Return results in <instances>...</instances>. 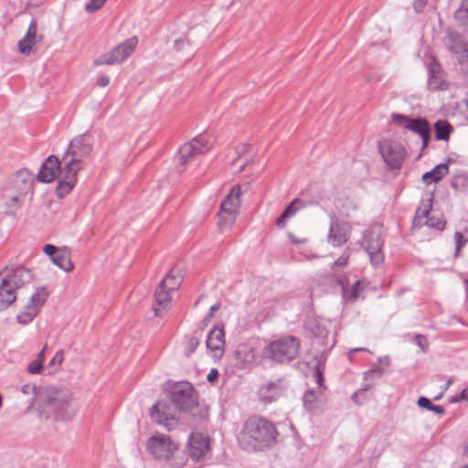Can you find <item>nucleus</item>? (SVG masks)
Here are the masks:
<instances>
[{
    "label": "nucleus",
    "mask_w": 468,
    "mask_h": 468,
    "mask_svg": "<svg viewBox=\"0 0 468 468\" xmlns=\"http://www.w3.org/2000/svg\"><path fill=\"white\" fill-rule=\"evenodd\" d=\"M170 399L174 408L164 401L156 402L151 409L152 420L164 426L167 431L176 429L177 417L175 409L182 411L191 410L197 405V398L189 382H178L171 387Z\"/></svg>",
    "instance_id": "nucleus-1"
},
{
    "label": "nucleus",
    "mask_w": 468,
    "mask_h": 468,
    "mask_svg": "<svg viewBox=\"0 0 468 468\" xmlns=\"http://www.w3.org/2000/svg\"><path fill=\"white\" fill-rule=\"evenodd\" d=\"M38 396V413L45 419L69 422L78 412V405L73 400L72 393L67 388L46 387Z\"/></svg>",
    "instance_id": "nucleus-2"
},
{
    "label": "nucleus",
    "mask_w": 468,
    "mask_h": 468,
    "mask_svg": "<svg viewBox=\"0 0 468 468\" xmlns=\"http://www.w3.org/2000/svg\"><path fill=\"white\" fill-rule=\"evenodd\" d=\"M278 435V430L272 421L254 415L244 421L237 439L243 450L254 452L272 446Z\"/></svg>",
    "instance_id": "nucleus-3"
},
{
    "label": "nucleus",
    "mask_w": 468,
    "mask_h": 468,
    "mask_svg": "<svg viewBox=\"0 0 468 468\" xmlns=\"http://www.w3.org/2000/svg\"><path fill=\"white\" fill-rule=\"evenodd\" d=\"M92 151V138L90 134H81L75 137L70 144L66 155L71 159L66 163L65 181L59 189L70 191L76 183L77 174L81 168V158L87 157Z\"/></svg>",
    "instance_id": "nucleus-4"
},
{
    "label": "nucleus",
    "mask_w": 468,
    "mask_h": 468,
    "mask_svg": "<svg viewBox=\"0 0 468 468\" xmlns=\"http://www.w3.org/2000/svg\"><path fill=\"white\" fill-rule=\"evenodd\" d=\"M34 175L27 169H20L11 175L3 186V197L9 207L15 209L20 207V199L32 188Z\"/></svg>",
    "instance_id": "nucleus-5"
},
{
    "label": "nucleus",
    "mask_w": 468,
    "mask_h": 468,
    "mask_svg": "<svg viewBox=\"0 0 468 468\" xmlns=\"http://www.w3.org/2000/svg\"><path fill=\"white\" fill-rule=\"evenodd\" d=\"M299 346L296 337L287 336L271 342L264 348V356L277 363L290 362L298 356Z\"/></svg>",
    "instance_id": "nucleus-6"
},
{
    "label": "nucleus",
    "mask_w": 468,
    "mask_h": 468,
    "mask_svg": "<svg viewBox=\"0 0 468 468\" xmlns=\"http://www.w3.org/2000/svg\"><path fill=\"white\" fill-rule=\"evenodd\" d=\"M180 283V277L173 273H169L160 282L154 295L153 309L156 316H162L169 309L172 299L170 293L176 291Z\"/></svg>",
    "instance_id": "nucleus-7"
},
{
    "label": "nucleus",
    "mask_w": 468,
    "mask_h": 468,
    "mask_svg": "<svg viewBox=\"0 0 468 468\" xmlns=\"http://www.w3.org/2000/svg\"><path fill=\"white\" fill-rule=\"evenodd\" d=\"M240 195L239 186H234L222 201L218 223L221 230L230 229L236 221L240 207Z\"/></svg>",
    "instance_id": "nucleus-8"
},
{
    "label": "nucleus",
    "mask_w": 468,
    "mask_h": 468,
    "mask_svg": "<svg viewBox=\"0 0 468 468\" xmlns=\"http://www.w3.org/2000/svg\"><path fill=\"white\" fill-rule=\"evenodd\" d=\"M65 170L66 165L63 168H61L58 159L54 155H50L46 159V161L41 165V168L37 174V179L43 183H50L55 179H58V186L57 187L58 196L63 197L70 192L64 191V189H59V187L65 181Z\"/></svg>",
    "instance_id": "nucleus-9"
},
{
    "label": "nucleus",
    "mask_w": 468,
    "mask_h": 468,
    "mask_svg": "<svg viewBox=\"0 0 468 468\" xmlns=\"http://www.w3.org/2000/svg\"><path fill=\"white\" fill-rule=\"evenodd\" d=\"M177 449V444L162 433L152 435L147 441V450L157 460H169Z\"/></svg>",
    "instance_id": "nucleus-10"
},
{
    "label": "nucleus",
    "mask_w": 468,
    "mask_h": 468,
    "mask_svg": "<svg viewBox=\"0 0 468 468\" xmlns=\"http://www.w3.org/2000/svg\"><path fill=\"white\" fill-rule=\"evenodd\" d=\"M138 40L135 37H131L115 47L93 61L94 66L114 65L124 61L135 49Z\"/></svg>",
    "instance_id": "nucleus-11"
},
{
    "label": "nucleus",
    "mask_w": 468,
    "mask_h": 468,
    "mask_svg": "<svg viewBox=\"0 0 468 468\" xmlns=\"http://www.w3.org/2000/svg\"><path fill=\"white\" fill-rule=\"evenodd\" d=\"M392 121L400 124L403 128L420 135L422 141V148H426L430 141V125L424 118H410L400 113H393Z\"/></svg>",
    "instance_id": "nucleus-12"
},
{
    "label": "nucleus",
    "mask_w": 468,
    "mask_h": 468,
    "mask_svg": "<svg viewBox=\"0 0 468 468\" xmlns=\"http://www.w3.org/2000/svg\"><path fill=\"white\" fill-rule=\"evenodd\" d=\"M352 231L351 224L335 215L330 218V228L327 240L333 247H341L349 239Z\"/></svg>",
    "instance_id": "nucleus-13"
},
{
    "label": "nucleus",
    "mask_w": 468,
    "mask_h": 468,
    "mask_svg": "<svg viewBox=\"0 0 468 468\" xmlns=\"http://www.w3.org/2000/svg\"><path fill=\"white\" fill-rule=\"evenodd\" d=\"M362 244L373 265L378 266L383 262L384 255L382 253V240L379 229L372 228L367 230Z\"/></svg>",
    "instance_id": "nucleus-14"
},
{
    "label": "nucleus",
    "mask_w": 468,
    "mask_h": 468,
    "mask_svg": "<svg viewBox=\"0 0 468 468\" xmlns=\"http://www.w3.org/2000/svg\"><path fill=\"white\" fill-rule=\"evenodd\" d=\"M378 149L384 161L391 169L400 168L406 155V151L401 144L383 141L379 143Z\"/></svg>",
    "instance_id": "nucleus-15"
},
{
    "label": "nucleus",
    "mask_w": 468,
    "mask_h": 468,
    "mask_svg": "<svg viewBox=\"0 0 468 468\" xmlns=\"http://www.w3.org/2000/svg\"><path fill=\"white\" fill-rule=\"evenodd\" d=\"M432 208V197H429L421 201L420 206L416 211V215L413 220L414 226H427L431 229L437 230H442L445 228L446 221L442 218H437L429 217V214Z\"/></svg>",
    "instance_id": "nucleus-16"
},
{
    "label": "nucleus",
    "mask_w": 468,
    "mask_h": 468,
    "mask_svg": "<svg viewBox=\"0 0 468 468\" xmlns=\"http://www.w3.org/2000/svg\"><path fill=\"white\" fill-rule=\"evenodd\" d=\"M47 298L48 292L45 289H37L36 292L31 295L24 310L17 314V322L21 324L30 323L37 314L40 307L46 303Z\"/></svg>",
    "instance_id": "nucleus-17"
},
{
    "label": "nucleus",
    "mask_w": 468,
    "mask_h": 468,
    "mask_svg": "<svg viewBox=\"0 0 468 468\" xmlns=\"http://www.w3.org/2000/svg\"><path fill=\"white\" fill-rule=\"evenodd\" d=\"M211 148V143L204 137L198 136L191 142L185 144L178 151V161L181 165H186L192 157L197 154H202Z\"/></svg>",
    "instance_id": "nucleus-18"
},
{
    "label": "nucleus",
    "mask_w": 468,
    "mask_h": 468,
    "mask_svg": "<svg viewBox=\"0 0 468 468\" xmlns=\"http://www.w3.org/2000/svg\"><path fill=\"white\" fill-rule=\"evenodd\" d=\"M0 276L15 292L30 282L33 278L31 271L22 266L5 268L0 272Z\"/></svg>",
    "instance_id": "nucleus-19"
},
{
    "label": "nucleus",
    "mask_w": 468,
    "mask_h": 468,
    "mask_svg": "<svg viewBox=\"0 0 468 468\" xmlns=\"http://www.w3.org/2000/svg\"><path fill=\"white\" fill-rule=\"evenodd\" d=\"M428 86L432 90H444L448 88L445 73L439 61L431 58L428 65Z\"/></svg>",
    "instance_id": "nucleus-20"
},
{
    "label": "nucleus",
    "mask_w": 468,
    "mask_h": 468,
    "mask_svg": "<svg viewBox=\"0 0 468 468\" xmlns=\"http://www.w3.org/2000/svg\"><path fill=\"white\" fill-rule=\"evenodd\" d=\"M207 348L215 359H220L225 350V333L221 327H214L207 334Z\"/></svg>",
    "instance_id": "nucleus-21"
},
{
    "label": "nucleus",
    "mask_w": 468,
    "mask_h": 468,
    "mask_svg": "<svg viewBox=\"0 0 468 468\" xmlns=\"http://www.w3.org/2000/svg\"><path fill=\"white\" fill-rule=\"evenodd\" d=\"M285 392V386L282 380L269 382L262 385L258 391L259 399L264 404H270L282 397Z\"/></svg>",
    "instance_id": "nucleus-22"
},
{
    "label": "nucleus",
    "mask_w": 468,
    "mask_h": 468,
    "mask_svg": "<svg viewBox=\"0 0 468 468\" xmlns=\"http://www.w3.org/2000/svg\"><path fill=\"white\" fill-rule=\"evenodd\" d=\"M189 454L194 460H200L208 451L209 442L207 437L199 432H193L189 441Z\"/></svg>",
    "instance_id": "nucleus-23"
},
{
    "label": "nucleus",
    "mask_w": 468,
    "mask_h": 468,
    "mask_svg": "<svg viewBox=\"0 0 468 468\" xmlns=\"http://www.w3.org/2000/svg\"><path fill=\"white\" fill-rule=\"evenodd\" d=\"M448 49L456 57L460 64L468 63V48L460 36L452 35L447 40Z\"/></svg>",
    "instance_id": "nucleus-24"
},
{
    "label": "nucleus",
    "mask_w": 468,
    "mask_h": 468,
    "mask_svg": "<svg viewBox=\"0 0 468 468\" xmlns=\"http://www.w3.org/2000/svg\"><path fill=\"white\" fill-rule=\"evenodd\" d=\"M37 24L32 20L27 28L26 36L19 40L18 49L22 54L28 55L36 45Z\"/></svg>",
    "instance_id": "nucleus-25"
},
{
    "label": "nucleus",
    "mask_w": 468,
    "mask_h": 468,
    "mask_svg": "<svg viewBox=\"0 0 468 468\" xmlns=\"http://www.w3.org/2000/svg\"><path fill=\"white\" fill-rule=\"evenodd\" d=\"M303 207L304 204L302 200L298 198L293 199L289 204V206L283 210L282 215L276 219V226L280 229H283L286 226L287 221Z\"/></svg>",
    "instance_id": "nucleus-26"
},
{
    "label": "nucleus",
    "mask_w": 468,
    "mask_h": 468,
    "mask_svg": "<svg viewBox=\"0 0 468 468\" xmlns=\"http://www.w3.org/2000/svg\"><path fill=\"white\" fill-rule=\"evenodd\" d=\"M303 407L309 412L319 410L324 403L323 394L314 390H307L303 398Z\"/></svg>",
    "instance_id": "nucleus-27"
},
{
    "label": "nucleus",
    "mask_w": 468,
    "mask_h": 468,
    "mask_svg": "<svg viewBox=\"0 0 468 468\" xmlns=\"http://www.w3.org/2000/svg\"><path fill=\"white\" fill-rule=\"evenodd\" d=\"M449 173V166L447 163H441L436 165L432 170L426 172L422 176V180L425 184L437 183Z\"/></svg>",
    "instance_id": "nucleus-28"
},
{
    "label": "nucleus",
    "mask_w": 468,
    "mask_h": 468,
    "mask_svg": "<svg viewBox=\"0 0 468 468\" xmlns=\"http://www.w3.org/2000/svg\"><path fill=\"white\" fill-rule=\"evenodd\" d=\"M51 261L67 272L72 271L74 268L70 260V253L66 248H59L58 252L51 258Z\"/></svg>",
    "instance_id": "nucleus-29"
},
{
    "label": "nucleus",
    "mask_w": 468,
    "mask_h": 468,
    "mask_svg": "<svg viewBox=\"0 0 468 468\" xmlns=\"http://www.w3.org/2000/svg\"><path fill=\"white\" fill-rule=\"evenodd\" d=\"M454 18L460 27L468 28V0H462L454 12Z\"/></svg>",
    "instance_id": "nucleus-30"
},
{
    "label": "nucleus",
    "mask_w": 468,
    "mask_h": 468,
    "mask_svg": "<svg viewBox=\"0 0 468 468\" xmlns=\"http://www.w3.org/2000/svg\"><path fill=\"white\" fill-rule=\"evenodd\" d=\"M451 186L456 191H468V173L460 172L454 175L451 179Z\"/></svg>",
    "instance_id": "nucleus-31"
},
{
    "label": "nucleus",
    "mask_w": 468,
    "mask_h": 468,
    "mask_svg": "<svg viewBox=\"0 0 468 468\" xmlns=\"http://www.w3.org/2000/svg\"><path fill=\"white\" fill-rule=\"evenodd\" d=\"M435 136L437 140L447 141L452 132V126L446 121H438L435 125Z\"/></svg>",
    "instance_id": "nucleus-32"
},
{
    "label": "nucleus",
    "mask_w": 468,
    "mask_h": 468,
    "mask_svg": "<svg viewBox=\"0 0 468 468\" xmlns=\"http://www.w3.org/2000/svg\"><path fill=\"white\" fill-rule=\"evenodd\" d=\"M360 290V282H356L352 287L350 292L347 293L345 291V288H343V293L344 297L346 298L348 301H356L358 298V293Z\"/></svg>",
    "instance_id": "nucleus-33"
},
{
    "label": "nucleus",
    "mask_w": 468,
    "mask_h": 468,
    "mask_svg": "<svg viewBox=\"0 0 468 468\" xmlns=\"http://www.w3.org/2000/svg\"><path fill=\"white\" fill-rule=\"evenodd\" d=\"M385 370L386 367H383L378 364L375 365L370 370L365 373V380L369 381L375 375L377 376V378H380L385 372Z\"/></svg>",
    "instance_id": "nucleus-34"
},
{
    "label": "nucleus",
    "mask_w": 468,
    "mask_h": 468,
    "mask_svg": "<svg viewBox=\"0 0 468 468\" xmlns=\"http://www.w3.org/2000/svg\"><path fill=\"white\" fill-rule=\"evenodd\" d=\"M106 1L107 0H91L90 3L86 4L85 10L88 13H93L102 7Z\"/></svg>",
    "instance_id": "nucleus-35"
},
{
    "label": "nucleus",
    "mask_w": 468,
    "mask_h": 468,
    "mask_svg": "<svg viewBox=\"0 0 468 468\" xmlns=\"http://www.w3.org/2000/svg\"><path fill=\"white\" fill-rule=\"evenodd\" d=\"M43 364L39 360H33L27 366V372L31 375L39 374L42 370Z\"/></svg>",
    "instance_id": "nucleus-36"
},
{
    "label": "nucleus",
    "mask_w": 468,
    "mask_h": 468,
    "mask_svg": "<svg viewBox=\"0 0 468 468\" xmlns=\"http://www.w3.org/2000/svg\"><path fill=\"white\" fill-rule=\"evenodd\" d=\"M455 237V244H456V252L455 255L458 256L462 248L465 245L467 239H464L463 234L460 231H456L454 234Z\"/></svg>",
    "instance_id": "nucleus-37"
},
{
    "label": "nucleus",
    "mask_w": 468,
    "mask_h": 468,
    "mask_svg": "<svg viewBox=\"0 0 468 468\" xmlns=\"http://www.w3.org/2000/svg\"><path fill=\"white\" fill-rule=\"evenodd\" d=\"M64 359V355L62 350H58L55 356L51 358L49 362V366L55 367L56 369L60 367Z\"/></svg>",
    "instance_id": "nucleus-38"
},
{
    "label": "nucleus",
    "mask_w": 468,
    "mask_h": 468,
    "mask_svg": "<svg viewBox=\"0 0 468 468\" xmlns=\"http://www.w3.org/2000/svg\"><path fill=\"white\" fill-rule=\"evenodd\" d=\"M42 389L37 392V387L30 384H26L21 388V391L27 395H34L39 399V393Z\"/></svg>",
    "instance_id": "nucleus-39"
},
{
    "label": "nucleus",
    "mask_w": 468,
    "mask_h": 468,
    "mask_svg": "<svg viewBox=\"0 0 468 468\" xmlns=\"http://www.w3.org/2000/svg\"><path fill=\"white\" fill-rule=\"evenodd\" d=\"M372 387V384L371 383H367L365 384L360 389L356 390L353 396H352V399L356 403V404H361V402L358 400V397L359 395H361L362 393L367 391L368 389H370Z\"/></svg>",
    "instance_id": "nucleus-40"
},
{
    "label": "nucleus",
    "mask_w": 468,
    "mask_h": 468,
    "mask_svg": "<svg viewBox=\"0 0 468 468\" xmlns=\"http://www.w3.org/2000/svg\"><path fill=\"white\" fill-rule=\"evenodd\" d=\"M429 0H414L413 8L415 12L421 13L424 11Z\"/></svg>",
    "instance_id": "nucleus-41"
},
{
    "label": "nucleus",
    "mask_w": 468,
    "mask_h": 468,
    "mask_svg": "<svg viewBox=\"0 0 468 468\" xmlns=\"http://www.w3.org/2000/svg\"><path fill=\"white\" fill-rule=\"evenodd\" d=\"M347 262H348V255L346 254H343L341 257H339L333 264V268H337V267H346L347 265Z\"/></svg>",
    "instance_id": "nucleus-42"
},
{
    "label": "nucleus",
    "mask_w": 468,
    "mask_h": 468,
    "mask_svg": "<svg viewBox=\"0 0 468 468\" xmlns=\"http://www.w3.org/2000/svg\"><path fill=\"white\" fill-rule=\"evenodd\" d=\"M43 250L51 259L54 257V255H56L58 252L59 249L54 245L47 244L45 245Z\"/></svg>",
    "instance_id": "nucleus-43"
},
{
    "label": "nucleus",
    "mask_w": 468,
    "mask_h": 468,
    "mask_svg": "<svg viewBox=\"0 0 468 468\" xmlns=\"http://www.w3.org/2000/svg\"><path fill=\"white\" fill-rule=\"evenodd\" d=\"M416 344L420 347V349L425 352L428 346V343L426 338L421 335H417L415 336Z\"/></svg>",
    "instance_id": "nucleus-44"
},
{
    "label": "nucleus",
    "mask_w": 468,
    "mask_h": 468,
    "mask_svg": "<svg viewBox=\"0 0 468 468\" xmlns=\"http://www.w3.org/2000/svg\"><path fill=\"white\" fill-rule=\"evenodd\" d=\"M418 406L420 407V408H424L428 410H431V408L432 406V403L431 401L427 399L426 397H420L419 399H418Z\"/></svg>",
    "instance_id": "nucleus-45"
},
{
    "label": "nucleus",
    "mask_w": 468,
    "mask_h": 468,
    "mask_svg": "<svg viewBox=\"0 0 468 468\" xmlns=\"http://www.w3.org/2000/svg\"><path fill=\"white\" fill-rule=\"evenodd\" d=\"M219 307H220V304L218 303L212 305L208 311V314L206 315L204 322L205 323L209 322L210 319L213 317L215 312L218 311L219 309Z\"/></svg>",
    "instance_id": "nucleus-46"
},
{
    "label": "nucleus",
    "mask_w": 468,
    "mask_h": 468,
    "mask_svg": "<svg viewBox=\"0 0 468 468\" xmlns=\"http://www.w3.org/2000/svg\"><path fill=\"white\" fill-rule=\"evenodd\" d=\"M110 83V78L106 75H101L97 79V85L99 87L104 88L108 86Z\"/></svg>",
    "instance_id": "nucleus-47"
},
{
    "label": "nucleus",
    "mask_w": 468,
    "mask_h": 468,
    "mask_svg": "<svg viewBox=\"0 0 468 468\" xmlns=\"http://www.w3.org/2000/svg\"><path fill=\"white\" fill-rule=\"evenodd\" d=\"M218 378V371L216 368L210 369L209 373L207 376V380L208 382H213Z\"/></svg>",
    "instance_id": "nucleus-48"
},
{
    "label": "nucleus",
    "mask_w": 468,
    "mask_h": 468,
    "mask_svg": "<svg viewBox=\"0 0 468 468\" xmlns=\"http://www.w3.org/2000/svg\"><path fill=\"white\" fill-rule=\"evenodd\" d=\"M378 364L383 367H388L389 366V359L388 357H379L378 360Z\"/></svg>",
    "instance_id": "nucleus-49"
},
{
    "label": "nucleus",
    "mask_w": 468,
    "mask_h": 468,
    "mask_svg": "<svg viewBox=\"0 0 468 468\" xmlns=\"http://www.w3.org/2000/svg\"><path fill=\"white\" fill-rule=\"evenodd\" d=\"M174 46L176 50H181L186 46V42L182 39H176L174 43Z\"/></svg>",
    "instance_id": "nucleus-50"
},
{
    "label": "nucleus",
    "mask_w": 468,
    "mask_h": 468,
    "mask_svg": "<svg viewBox=\"0 0 468 468\" xmlns=\"http://www.w3.org/2000/svg\"><path fill=\"white\" fill-rule=\"evenodd\" d=\"M430 411H433V412L438 413V414H442L444 412V409H443V407H441L440 405H433L432 404Z\"/></svg>",
    "instance_id": "nucleus-51"
},
{
    "label": "nucleus",
    "mask_w": 468,
    "mask_h": 468,
    "mask_svg": "<svg viewBox=\"0 0 468 468\" xmlns=\"http://www.w3.org/2000/svg\"><path fill=\"white\" fill-rule=\"evenodd\" d=\"M188 345L193 351L199 345V341L197 340V338L192 337L189 339Z\"/></svg>",
    "instance_id": "nucleus-52"
},
{
    "label": "nucleus",
    "mask_w": 468,
    "mask_h": 468,
    "mask_svg": "<svg viewBox=\"0 0 468 468\" xmlns=\"http://www.w3.org/2000/svg\"><path fill=\"white\" fill-rule=\"evenodd\" d=\"M315 378H316V382L319 386H322V383H323V374L322 372L317 368L315 370Z\"/></svg>",
    "instance_id": "nucleus-53"
},
{
    "label": "nucleus",
    "mask_w": 468,
    "mask_h": 468,
    "mask_svg": "<svg viewBox=\"0 0 468 468\" xmlns=\"http://www.w3.org/2000/svg\"><path fill=\"white\" fill-rule=\"evenodd\" d=\"M460 399H462V401L463 400H468V387L466 388H463L461 392H460Z\"/></svg>",
    "instance_id": "nucleus-54"
},
{
    "label": "nucleus",
    "mask_w": 468,
    "mask_h": 468,
    "mask_svg": "<svg viewBox=\"0 0 468 468\" xmlns=\"http://www.w3.org/2000/svg\"><path fill=\"white\" fill-rule=\"evenodd\" d=\"M449 401L451 403H458L460 401H462V399H460V393L458 394H455L453 396H452L450 399H449Z\"/></svg>",
    "instance_id": "nucleus-55"
},
{
    "label": "nucleus",
    "mask_w": 468,
    "mask_h": 468,
    "mask_svg": "<svg viewBox=\"0 0 468 468\" xmlns=\"http://www.w3.org/2000/svg\"><path fill=\"white\" fill-rule=\"evenodd\" d=\"M45 351L46 347H44L37 355V358L35 360H39L43 364L44 357H45Z\"/></svg>",
    "instance_id": "nucleus-56"
},
{
    "label": "nucleus",
    "mask_w": 468,
    "mask_h": 468,
    "mask_svg": "<svg viewBox=\"0 0 468 468\" xmlns=\"http://www.w3.org/2000/svg\"><path fill=\"white\" fill-rule=\"evenodd\" d=\"M290 238L293 243H301L303 242V240H298L297 239H294L292 235H290Z\"/></svg>",
    "instance_id": "nucleus-57"
},
{
    "label": "nucleus",
    "mask_w": 468,
    "mask_h": 468,
    "mask_svg": "<svg viewBox=\"0 0 468 468\" xmlns=\"http://www.w3.org/2000/svg\"><path fill=\"white\" fill-rule=\"evenodd\" d=\"M357 351H367V349L366 348H355V349L351 350L350 354L354 353V352H357Z\"/></svg>",
    "instance_id": "nucleus-58"
},
{
    "label": "nucleus",
    "mask_w": 468,
    "mask_h": 468,
    "mask_svg": "<svg viewBox=\"0 0 468 468\" xmlns=\"http://www.w3.org/2000/svg\"><path fill=\"white\" fill-rule=\"evenodd\" d=\"M351 207L353 210H356L357 208V206L353 201H351Z\"/></svg>",
    "instance_id": "nucleus-59"
},
{
    "label": "nucleus",
    "mask_w": 468,
    "mask_h": 468,
    "mask_svg": "<svg viewBox=\"0 0 468 468\" xmlns=\"http://www.w3.org/2000/svg\"><path fill=\"white\" fill-rule=\"evenodd\" d=\"M244 167H245V164L241 165L239 166V171H242V170L244 169Z\"/></svg>",
    "instance_id": "nucleus-60"
},
{
    "label": "nucleus",
    "mask_w": 468,
    "mask_h": 468,
    "mask_svg": "<svg viewBox=\"0 0 468 468\" xmlns=\"http://www.w3.org/2000/svg\"><path fill=\"white\" fill-rule=\"evenodd\" d=\"M245 148H246V146H241V147H240V150H238V153H240V151L245 150Z\"/></svg>",
    "instance_id": "nucleus-61"
},
{
    "label": "nucleus",
    "mask_w": 468,
    "mask_h": 468,
    "mask_svg": "<svg viewBox=\"0 0 468 468\" xmlns=\"http://www.w3.org/2000/svg\"><path fill=\"white\" fill-rule=\"evenodd\" d=\"M452 379H449V380L447 381V387H448L449 385H451V384H452Z\"/></svg>",
    "instance_id": "nucleus-62"
},
{
    "label": "nucleus",
    "mask_w": 468,
    "mask_h": 468,
    "mask_svg": "<svg viewBox=\"0 0 468 468\" xmlns=\"http://www.w3.org/2000/svg\"><path fill=\"white\" fill-rule=\"evenodd\" d=\"M462 468H468V464H467V465H464V466H463V467H462Z\"/></svg>",
    "instance_id": "nucleus-63"
}]
</instances>
